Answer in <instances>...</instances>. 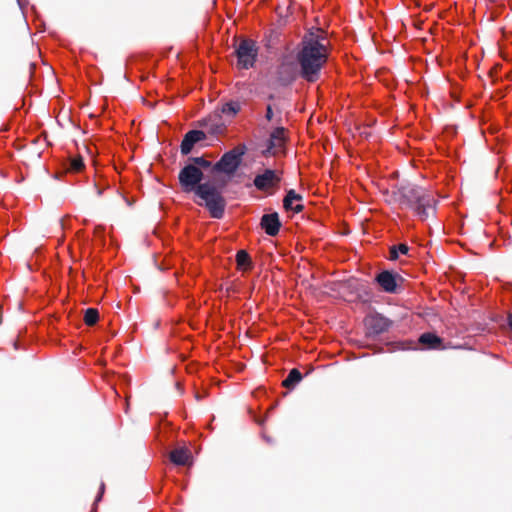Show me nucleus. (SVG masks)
<instances>
[{
  "label": "nucleus",
  "mask_w": 512,
  "mask_h": 512,
  "mask_svg": "<svg viewBox=\"0 0 512 512\" xmlns=\"http://www.w3.org/2000/svg\"><path fill=\"white\" fill-rule=\"evenodd\" d=\"M302 200V196L295 192V190L290 189L287 191L284 199H283V207L287 211H294L296 213L301 212L304 206L300 203L294 205V202H300Z\"/></svg>",
  "instance_id": "nucleus-14"
},
{
  "label": "nucleus",
  "mask_w": 512,
  "mask_h": 512,
  "mask_svg": "<svg viewBox=\"0 0 512 512\" xmlns=\"http://www.w3.org/2000/svg\"><path fill=\"white\" fill-rule=\"evenodd\" d=\"M261 228L269 236H276L279 233L281 222L277 212L264 214L260 221Z\"/></svg>",
  "instance_id": "nucleus-12"
},
{
  "label": "nucleus",
  "mask_w": 512,
  "mask_h": 512,
  "mask_svg": "<svg viewBox=\"0 0 512 512\" xmlns=\"http://www.w3.org/2000/svg\"><path fill=\"white\" fill-rule=\"evenodd\" d=\"M396 195L399 204L413 210L421 220H426L430 212H434L436 208V200L433 195L413 184L401 185Z\"/></svg>",
  "instance_id": "nucleus-2"
},
{
  "label": "nucleus",
  "mask_w": 512,
  "mask_h": 512,
  "mask_svg": "<svg viewBox=\"0 0 512 512\" xmlns=\"http://www.w3.org/2000/svg\"><path fill=\"white\" fill-rule=\"evenodd\" d=\"M409 246L405 243H400L398 245H393L389 248V257L388 259L391 261H396L399 259L400 255H408Z\"/></svg>",
  "instance_id": "nucleus-20"
},
{
  "label": "nucleus",
  "mask_w": 512,
  "mask_h": 512,
  "mask_svg": "<svg viewBox=\"0 0 512 512\" xmlns=\"http://www.w3.org/2000/svg\"><path fill=\"white\" fill-rule=\"evenodd\" d=\"M189 165H195L199 170H207L213 167L212 162L205 159L203 156L190 157L188 160Z\"/></svg>",
  "instance_id": "nucleus-21"
},
{
  "label": "nucleus",
  "mask_w": 512,
  "mask_h": 512,
  "mask_svg": "<svg viewBox=\"0 0 512 512\" xmlns=\"http://www.w3.org/2000/svg\"><path fill=\"white\" fill-rule=\"evenodd\" d=\"M273 116H274L273 109H272V106L269 104L266 107L265 118L267 121H271L273 119Z\"/></svg>",
  "instance_id": "nucleus-24"
},
{
  "label": "nucleus",
  "mask_w": 512,
  "mask_h": 512,
  "mask_svg": "<svg viewBox=\"0 0 512 512\" xmlns=\"http://www.w3.org/2000/svg\"><path fill=\"white\" fill-rule=\"evenodd\" d=\"M104 489H105V485H104V483H101L99 493L95 498L94 504H97L101 500L102 495L104 493Z\"/></svg>",
  "instance_id": "nucleus-25"
},
{
  "label": "nucleus",
  "mask_w": 512,
  "mask_h": 512,
  "mask_svg": "<svg viewBox=\"0 0 512 512\" xmlns=\"http://www.w3.org/2000/svg\"><path fill=\"white\" fill-rule=\"evenodd\" d=\"M68 169L71 172H80L84 168V161L81 156H72L68 160Z\"/></svg>",
  "instance_id": "nucleus-22"
},
{
  "label": "nucleus",
  "mask_w": 512,
  "mask_h": 512,
  "mask_svg": "<svg viewBox=\"0 0 512 512\" xmlns=\"http://www.w3.org/2000/svg\"><path fill=\"white\" fill-rule=\"evenodd\" d=\"M206 139V134L201 130H190L188 131L181 142L180 149L183 155H188L195 144Z\"/></svg>",
  "instance_id": "nucleus-11"
},
{
  "label": "nucleus",
  "mask_w": 512,
  "mask_h": 512,
  "mask_svg": "<svg viewBox=\"0 0 512 512\" xmlns=\"http://www.w3.org/2000/svg\"><path fill=\"white\" fill-rule=\"evenodd\" d=\"M242 108V103L239 100L231 99L221 105L218 111L227 119H233Z\"/></svg>",
  "instance_id": "nucleus-16"
},
{
  "label": "nucleus",
  "mask_w": 512,
  "mask_h": 512,
  "mask_svg": "<svg viewBox=\"0 0 512 512\" xmlns=\"http://www.w3.org/2000/svg\"><path fill=\"white\" fill-rule=\"evenodd\" d=\"M277 80L281 86L292 84L299 75L296 64L292 62H283L277 68Z\"/></svg>",
  "instance_id": "nucleus-10"
},
{
  "label": "nucleus",
  "mask_w": 512,
  "mask_h": 512,
  "mask_svg": "<svg viewBox=\"0 0 512 512\" xmlns=\"http://www.w3.org/2000/svg\"><path fill=\"white\" fill-rule=\"evenodd\" d=\"M281 177L273 169H265L263 173L254 177L253 184L259 191H267L269 188L278 187Z\"/></svg>",
  "instance_id": "nucleus-9"
},
{
  "label": "nucleus",
  "mask_w": 512,
  "mask_h": 512,
  "mask_svg": "<svg viewBox=\"0 0 512 512\" xmlns=\"http://www.w3.org/2000/svg\"><path fill=\"white\" fill-rule=\"evenodd\" d=\"M170 461L178 466H185L189 463L191 454L187 448H176L170 452Z\"/></svg>",
  "instance_id": "nucleus-17"
},
{
  "label": "nucleus",
  "mask_w": 512,
  "mask_h": 512,
  "mask_svg": "<svg viewBox=\"0 0 512 512\" xmlns=\"http://www.w3.org/2000/svg\"><path fill=\"white\" fill-rule=\"evenodd\" d=\"M245 153L246 146L244 144L236 146L221 156V158L213 165L212 171L216 173H224L228 176L234 175L241 165L242 158Z\"/></svg>",
  "instance_id": "nucleus-4"
},
{
  "label": "nucleus",
  "mask_w": 512,
  "mask_h": 512,
  "mask_svg": "<svg viewBox=\"0 0 512 512\" xmlns=\"http://www.w3.org/2000/svg\"><path fill=\"white\" fill-rule=\"evenodd\" d=\"M204 397H205V394H201L199 392H196V394H195V398L197 401L202 400Z\"/></svg>",
  "instance_id": "nucleus-26"
},
{
  "label": "nucleus",
  "mask_w": 512,
  "mask_h": 512,
  "mask_svg": "<svg viewBox=\"0 0 512 512\" xmlns=\"http://www.w3.org/2000/svg\"><path fill=\"white\" fill-rule=\"evenodd\" d=\"M328 42L325 36L310 32L306 34L296 54L299 75L307 82L319 80L321 70L328 61Z\"/></svg>",
  "instance_id": "nucleus-1"
},
{
  "label": "nucleus",
  "mask_w": 512,
  "mask_h": 512,
  "mask_svg": "<svg viewBox=\"0 0 512 512\" xmlns=\"http://www.w3.org/2000/svg\"><path fill=\"white\" fill-rule=\"evenodd\" d=\"M302 380L301 372L293 368L288 373L287 377L283 380V386L287 389H293Z\"/></svg>",
  "instance_id": "nucleus-19"
},
{
  "label": "nucleus",
  "mask_w": 512,
  "mask_h": 512,
  "mask_svg": "<svg viewBox=\"0 0 512 512\" xmlns=\"http://www.w3.org/2000/svg\"><path fill=\"white\" fill-rule=\"evenodd\" d=\"M508 325H509L510 329L512 330V313H510L508 315Z\"/></svg>",
  "instance_id": "nucleus-27"
},
{
  "label": "nucleus",
  "mask_w": 512,
  "mask_h": 512,
  "mask_svg": "<svg viewBox=\"0 0 512 512\" xmlns=\"http://www.w3.org/2000/svg\"><path fill=\"white\" fill-rule=\"evenodd\" d=\"M237 267L240 270L247 271L252 267L251 257L245 250H240L236 254Z\"/></svg>",
  "instance_id": "nucleus-18"
},
{
  "label": "nucleus",
  "mask_w": 512,
  "mask_h": 512,
  "mask_svg": "<svg viewBox=\"0 0 512 512\" xmlns=\"http://www.w3.org/2000/svg\"><path fill=\"white\" fill-rule=\"evenodd\" d=\"M285 143V128L276 127L270 134L267 142V152L275 154Z\"/></svg>",
  "instance_id": "nucleus-13"
},
{
  "label": "nucleus",
  "mask_w": 512,
  "mask_h": 512,
  "mask_svg": "<svg viewBox=\"0 0 512 512\" xmlns=\"http://www.w3.org/2000/svg\"><path fill=\"white\" fill-rule=\"evenodd\" d=\"M419 343L425 349H444L443 339L431 332H425L420 335Z\"/></svg>",
  "instance_id": "nucleus-15"
},
{
  "label": "nucleus",
  "mask_w": 512,
  "mask_h": 512,
  "mask_svg": "<svg viewBox=\"0 0 512 512\" xmlns=\"http://www.w3.org/2000/svg\"><path fill=\"white\" fill-rule=\"evenodd\" d=\"M179 183L182 190L185 193L194 192L197 195V191L203 186L204 179L203 171L199 170L195 165H189L188 163L180 170L178 175Z\"/></svg>",
  "instance_id": "nucleus-5"
},
{
  "label": "nucleus",
  "mask_w": 512,
  "mask_h": 512,
  "mask_svg": "<svg viewBox=\"0 0 512 512\" xmlns=\"http://www.w3.org/2000/svg\"><path fill=\"white\" fill-rule=\"evenodd\" d=\"M99 319V312L96 308H88L84 313V322L88 326H93Z\"/></svg>",
  "instance_id": "nucleus-23"
},
{
  "label": "nucleus",
  "mask_w": 512,
  "mask_h": 512,
  "mask_svg": "<svg viewBox=\"0 0 512 512\" xmlns=\"http://www.w3.org/2000/svg\"><path fill=\"white\" fill-rule=\"evenodd\" d=\"M392 321L380 313L368 315L365 318V326L369 336H377L389 330Z\"/></svg>",
  "instance_id": "nucleus-8"
},
{
  "label": "nucleus",
  "mask_w": 512,
  "mask_h": 512,
  "mask_svg": "<svg viewBox=\"0 0 512 512\" xmlns=\"http://www.w3.org/2000/svg\"><path fill=\"white\" fill-rule=\"evenodd\" d=\"M374 281L383 292L395 294L398 291L399 282H402L403 278L397 272L382 270L375 276Z\"/></svg>",
  "instance_id": "nucleus-7"
},
{
  "label": "nucleus",
  "mask_w": 512,
  "mask_h": 512,
  "mask_svg": "<svg viewBox=\"0 0 512 512\" xmlns=\"http://www.w3.org/2000/svg\"><path fill=\"white\" fill-rule=\"evenodd\" d=\"M235 53L238 67L248 70L254 66L257 60L258 47L255 41L243 39L240 41Z\"/></svg>",
  "instance_id": "nucleus-6"
},
{
  "label": "nucleus",
  "mask_w": 512,
  "mask_h": 512,
  "mask_svg": "<svg viewBox=\"0 0 512 512\" xmlns=\"http://www.w3.org/2000/svg\"><path fill=\"white\" fill-rule=\"evenodd\" d=\"M198 198L201 202H196L200 206H204L214 219H222L225 213L226 200L222 193L214 185L205 182L197 191Z\"/></svg>",
  "instance_id": "nucleus-3"
}]
</instances>
